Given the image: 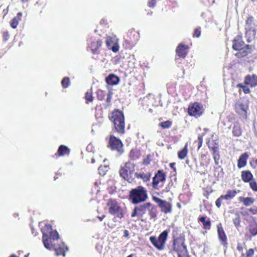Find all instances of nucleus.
I'll return each mask as SVG.
<instances>
[{"instance_id": "nucleus-39", "label": "nucleus", "mask_w": 257, "mask_h": 257, "mask_svg": "<svg viewBox=\"0 0 257 257\" xmlns=\"http://www.w3.org/2000/svg\"><path fill=\"white\" fill-rule=\"evenodd\" d=\"M85 99L86 103L87 104L93 101V97L92 96V92L91 91H87L85 93Z\"/></svg>"}, {"instance_id": "nucleus-59", "label": "nucleus", "mask_w": 257, "mask_h": 257, "mask_svg": "<svg viewBox=\"0 0 257 257\" xmlns=\"http://www.w3.org/2000/svg\"><path fill=\"white\" fill-rule=\"evenodd\" d=\"M210 193L208 191H207L204 194V196L206 197V198H208Z\"/></svg>"}, {"instance_id": "nucleus-49", "label": "nucleus", "mask_w": 257, "mask_h": 257, "mask_svg": "<svg viewBox=\"0 0 257 257\" xmlns=\"http://www.w3.org/2000/svg\"><path fill=\"white\" fill-rule=\"evenodd\" d=\"M10 34L8 31H4L2 33L3 40L7 42L10 39Z\"/></svg>"}, {"instance_id": "nucleus-23", "label": "nucleus", "mask_w": 257, "mask_h": 257, "mask_svg": "<svg viewBox=\"0 0 257 257\" xmlns=\"http://www.w3.org/2000/svg\"><path fill=\"white\" fill-rule=\"evenodd\" d=\"M245 37L248 43L250 42L256 38V28H245Z\"/></svg>"}, {"instance_id": "nucleus-29", "label": "nucleus", "mask_w": 257, "mask_h": 257, "mask_svg": "<svg viewBox=\"0 0 257 257\" xmlns=\"http://www.w3.org/2000/svg\"><path fill=\"white\" fill-rule=\"evenodd\" d=\"M232 133L233 136L235 137H239L242 135V129L240 124L238 122H236L233 123Z\"/></svg>"}, {"instance_id": "nucleus-36", "label": "nucleus", "mask_w": 257, "mask_h": 257, "mask_svg": "<svg viewBox=\"0 0 257 257\" xmlns=\"http://www.w3.org/2000/svg\"><path fill=\"white\" fill-rule=\"evenodd\" d=\"M188 153V146L186 143L184 147L178 152V157L180 160H183L187 156Z\"/></svg>"}, {"instance_id": "nucleus-44", "label": "nucleus", "mask_w": 257, "mask_h": 257, "mask_svg": "<svg viewBox=\"0 0 257 257\" xmlns=\"http://www.w3.org/2000/svg\"><path fill=\"white\" fill-rule=\"evenodd\" d=\"M249 183V187L254 192H257V183L256 181L252 179L251 181L248 182Z\"/></svg>"}, {"instance_id": "nucleus-25", "label": "nucleus", "mask_w": 257, "mask_h": 257, "mask_svg": "<svg viewBox=\"0 0 257 257\" xmlns=\"http://www.w3.org/2000/svg\"><path fill=\"white\" fill-rule=\"evenodd\" d=\"M147 211L149 212V215L150 217V219H155L158 214V211L157 210V206L152 203L151 202H148V206Z\"/></svg>"}, {"instance_id": "nucleus-37", "label": "nucleus", "mask_w": 257, "mask_h": 257, "mask_svg": "<svg viewBox=\"0 0 257 257\" xmlns=\"http://www.w3.org/2000/svg\"><path fill=\"white\" fill-rule=\"evenodd\" d=\"M248 227L249 232L252 236L257 234V223L256 222L250 223Z\"/></svg>"}, {"instance_id": "nucleus-10", "label": "nucleus", "mask_w": 257, "mask_h": 257, "mask_svg": "<svg viewBox=\"0 0 257 257\" xmlns=\"http://www.w3.org/2000/svg\"><path fill=\"white\" fill-rule=\"evenodd\" d=\"M166 179V173L163 170H159L155 173L153 178L152 186L153 189L159 190L160 186L159 183H163Z\"/></svg>"}, {"instance_id": "nucleus-4", "label": "nucleus", "mask_w": 257, "mask_h": 257, "mask_svg": "<svg viewBox=\"0 0 257 257\" xmlns=\"http://www.w3.org/2000/svg\"><path fill=\"white\" fill-rule=\"evenodd\" d=\"M129 197L130 200L133 204L144 202L148 198L147 191L142 186H139L130 191Z\"/></svg>"}, {"instance_id": "nucleus-8", "label": "nucleus", "mask_w": 257, "mask_h": 257, "mask_svg": "<svg viewBox=\"0 0 257 257\" xmlns=\"http://www.w3.org/2000/svg\"><path fill=\"white\" fill-rule=\"evenodd\" d=\"M169 230H164L157 238L155 236H151L149 239L154 246L159 250H162L165 248Z\"/></svg>"}, {"instance_id": "nucleus-15", "label": "nucleus", "mask_w": 257, "mask_h": 257, "mask_svg": "<svg viewBox=\"0 0 257 257\" xmlns=\"http://www.w3.org/2000/svg\"><path fill=\"white\" fill-rule=\"evenodd\" d=\"M237 191L234 190H227L226 194L224 195H221L215 201V205L218 208H220L223 200H232L237 194Z\"/></svg>"}, {"instance_id": "nucleus-12", "label": "nucleus", "mask_w": 257, "mask_h": 257, "mask_svg": "<svg viewBox=\"0 0 257 257\" xmlns=\"http://www.w3.org/2000/svg\"><path fill=\"white\" fill-rule=\"evenodd\" d=\"M108 147L112 151H116L120 154H122L123 152V144L121 141L113 135L110 136Z\"/></svg>"}, {"instance_id": "nucleus-47", "label": "nucleus", "mask_w": 257, "mask_h": 257, "mask_svg": "<svg viewBox=\"0 0 257 257\" xmlns=\"http://www.w3.org/2000/svg\"><path fill=\"white\" fill-rule=\"evenodd\" d=\"M247 211L252 215H257V206H256L250 207L248 209Z\"/></svg>"}, {"instance_id": "nucleus-5", "label": "nucleus", "mask_w": 257, "mask_h": 257, "mask_svg": "<svg viewBox=\"0 0 257 257\" xmlns=\"http://www.w3.org/2000/svg\"><path fill=\"white\" fill-rule=\"evenodd\" d=\"M136 165L128 161L123 166H121L119 170V176L129 183L134 182V173Z\"/></svg>"}, {"instance_id": "nucleus-40", "label": "nucleus", "mask_w": 257, "mask_h": 257, "mask_svg": "<svg viewBox=\"0 0 257 257\" xmlns=\"http://www.w3.org/2000/svg\"><path fill=\"white\" fill-rule=\"evenodd\" d=\"M205 134H199L198 136L197 140L195 141V143H197L198 145L197 150H199L200 148L202 147L203 144V138Z\"/></svg>"}, {"instance_id": "nucleus-56", "label": "nucleus", "mask_w": 257, "mask_h": 257, "mask_svg": "<svg viewBox=\"0 0 257 257\" xmlns=\"http://www.w3.org/2000/svg\"><path fill=\"white\" fill-rule=\"evenodd\" d=\"M105 217V215H103L101 216H98L97 218L99 219L100 221H102Z\"/></svg>"}, {"instance_id": "nucleus-14", "label": "nucleus", "mask_w": 257, "mask_h": 257, "mask_svg": "<svg viewBox=\"0 0 257 257\" xmlns=\"http://www.w3.org/2000/svg\"><path fill=\"white\" fill-rule=\"evenodd\" d=\"M248 109V105L240 101H237L234 105L235 111L242 119H245L247 118V110Z\"/></svg>"}, {"instance_id": "nucleus-62", "label": "nucleus", "mask_w": 257, "mask_h": 257, "mask_svg": "<svg viewBox=\"0 0 257 257\" xmlns=\"http://www.w3.org/2000/svg\"><path fill=\"white\" fill-rule=\"evenodd\" d=\"M9 257H19V256L14 254H13L11 255Z\"/></svg>"}, {"instance_id": "nucleus-45", "label": "nucleus", "mask_w": 257, "mask_h": 257, "mask_svg": "<svg viewBox=\"0 0 257 257\" xmlns=\"http://www.w3.org/2000/svg\"><path fill=\"white\" fill-rule=\"evenodd\" d=\"M233 222L236 228L240 226V218L238 214H237L236 217L233 219Z\"/></svg>"}, {"instance_id": "nucleus-7", "label": "nucleus", "mask_w": 257, "mask_h": 257, "mask_svg": "<svg viewBox=\"0 0 257 257\" xmlns=\"http://www.w3.org/2000/svg\"><path fill=\"white\" fill-rule=\"evenodd\" d=\"M257 86V75L255 74H248L244 77L243 84L238 83L236 87L242 88L244 94L250 93L249 87L253 88Z\"/></svg>"}, {"instance_id": "nucleus-57", "label": "nucleus", "mask_w": 257, "mask_h": 257, "mask_svg": "<svg viewBox=\"0 0 257 257\" xmlns=\"http://www.w3.org/2000/svg\"><path fill=\"white\" fill-rule=\"evenodd\" d=\"M206 157V154H201L200 155L201 160H203Z\"/></svg>"}, {"instance_id": "nucleus-52", "label": "nucleus", "mask_w": 257, "mask_h": 257, "mask_svg": "<svg viewBox=\"0 0 257 257\" xmlns=\"http://www.w3.org/2000/svg\"><path fill=\"white\" fill-rule=\"evenodd\" d=\"M111 97H112V94L110 92H109L107 95V98H106V102L107 103H109L110 102Z\"/></svg>"}, {"instance_id": "nucleus-33", "label": "nucleus", "mask_w": 257, "mask_h": 257, "mask_svg": "<svg viewBox=\"0 0 257 257\" xmlns=\"http://www.w3.org/2000/svg\"><path fill=\"white\" fill-rule=\"evenodd\" d=\"M23 13L19 12L17 13V16L13 18L10 22V26L13 29L17 28L20 21L22 20Z\"/></svg>"}, {"instance_id": "nucleus-54", "label": "nucleus", "mask_w": 257, "mask_h": 257, "mask_svg": "<svg viewBox=\"0 0 257 257\" xmlns=\"http://www.w3.org/2000/svg\"><path fill=\"white\" fill-rule=\"evenodd\" d=\"M123 233H124L123 237L124 238H128V237H129V232H128V231L127 230H126V229H125L123 231Z\"/></svg>"}, {"instance_id": "nucleus-1", "label": "nucleus", "mask_w": 257, "mask_h": 257, "mask_svg": "<svg viewBox=\"0 0 257 257\" xmlns=\"http://www.w3.org/2000/svg\"><path fill=\"white\" fill-rule=\"evenodd\" d=\"M43 233L42 241L44 246L48 249H54L57 255H65L68 250L67 246L63 242L55 243L54 241L59 238V234L56 230H53L51 224L47 223L41 229Z\"/></svg>"}, {"instance_id": "nucleus-42", "label": "nucleus", "mask_w": 257, "mask_h": 257, "mask_svg": "<svg viewBox=\"0 0 257 257\" xmlns=\"http://www.w3.org/2000/svg\"><path fill=\"white\" fill-rule=\"evenodd\" d=\"M254 253V250L252 248H249L246 250L245 253H242L241 257H252Z\"/></svg>"}, {"instance_id": "nucleus-22", "label": "nucleus", "mask_w": 257, "mask_h": 257, "mask_svg": "<svg viewBox=\"0 0 257 257\" xmlns=\"http://www.w3.org/2000/svg\"><path fill=\"white\" fill-rule=\"evenodd\" d=\"M244 42L242 40L241 35L236 36L232 41V49L234 50H238L244 47Z\"/></svg>"}, {"instance_id": "nucleus-20", "label": "nucleus", "mask_w": 257, "mask_h": 257, "mask_svg": "<svg viewBox=\"0 0 257 257\" xmlns=\"http://www.w3.org/2000/svg\"><path fill=\"white\" fill-rule=\"evenodd\" d=\"M217 228L218 237L221 244L224 246H226L227 244V238L221 223L217 224Z\"/></svg>"}, {"instance_id": "nucleus-18", "label": "nucleus", "mask_w": 257, "mask_h": 257, "mask_svg": "<svg viewBox=\"0 0 257 257\" xmlns=\"http://www.w3.org/2000/svg\"><path fill=\"white\" fill-rule=\"evenodd\" d=\"M254 47L250 45H245L244 47L237 50L235 56L238 59H242L251 54Z\"/></svg>"}, {"instance_id": "nucleus-60", "label": "nucleus", "mask_w": 257, "mask_h": 257, "mask_svg": "<svg viewBox=\"0 0 257 257\" xmlns=\"http://www.w3.org/2000/svg\"><path fill=\"white\" fill-rule=\"evenodd\" d=\"M101 169H102V167H99V168H98L99 173V174L100 175H104V173L101 174V172H100Z\"/></svg>"}, {"instance_id": "nucleus-13", "label": "nucleus", "mask_w": 257, "mask_h": 257, "mask_svg": "<svg viewBox=\"0 0 257 257\" xmlns=\"http://www.w3.org/2000/svg\"><path fill=\"white\" fill-rule=\"evenodd\" d=\"M209 149L212 152V155L216 165L218 164V161L220 159V156L219 152V145L217 142L214 140L207 142Z\"/></svg>"}, {"instance_id": "nucleus-43", "label": "nucleus", "mask_w": 257, "mask_h": 257, "mask_svg": "<svg viewBox=\"0 0 257 257\" xmlns=\"http://www.w3.org/2000/svg\"><path fill=\"white\" fill-rule=\"evenodd\" d=\"M96 96L98 100H102L105 97V91L100 89L98 90L96 92Z\"/></svg>"}, {"instance_id": "nucleus-35", "label": "nucleus", "mask_w": 257, "mask_h": 257, "mask_svg": "<svg viewBox=\"0 0 257 257\" xmlns=\"http://www.w3.org/2000/svg\"><path fill=\"white\" fill-rule=\"evenodd\" d=\"M256 26L254 18L251 16H248L245 21V28H256Z\"/></svg>"}, {"instance_id": "nucleus-3", "label": "nucleus", "mask_w": 257, "mask_h": 257, "mask_svg": "<svg viewBox=\"0 0 257 257\" xmlns=\"http://www.w3.org/2000/svg\"><path fill=\"white\" fill-rule=\"evenodd\" d=\"M109 118L113 123L115 131L120 135H123L125 133V121L123 112L118 109H114Z\"/></svg>"}, {"instance_id": "nucleus-27", "label": "nucleus", "mask_w": 257, "mask_h": 257, "mask_svg": "<svg viewBox=\"0 0 257 257\" xmlns=\"http://www.w3.org/2000/svg\"><path fill=\"white\" fill-rule=\"evenodd\" d=\"M248 157L249 155L247 153L242 154L237 160V167L240 169L245 167L246 165Z\"/></svg>"}, {"instance_id": "nucleus-2", "label": "nucleus", "mask_w": 257, "mask_h": 257, "mask_svg": "<svg viewBox=\"0 0 257 257\" xmlns=\"http://www.w3.org/2000/svg\"><path fill=\"white\" fill-rule=\"evenodd\" d=\"M178 230L175 229L172 231L173 244L170 249V252H176L178 257H184L187 252V248L184 243L183 237L178 236Z\"/></svg>"}, {"instance_id": "nucleus-30", "label": "nucleus", "mask_w": 257, "mask_h": 257, "mask_svg": "<svg viewBox=\"0 0 257 257\" xmlns=\"http://www.w3.org/2000/svg\"><path fill=\"white\" fill-rule=\"evenodd\" d=\"M105 81L108 85H114L119 83V78L113 74H110L106 77Z\"/></svg>"}, {"instance_id": "nucleus-64", "label": "nucleus", "mask_w": 257, "mask_h": 257, "mask_svg": "<svg viewBox=\"0 0 257 257\" xmlns=\"http://www.w3.org/2000/svg\"><path fill=\"white\" fill-rule=\"evenodd\" d=\"M133 256H134V254L132 253L126 257H133Z\"/></svg>"}, {"instance_id": "nucleus-61", "label": "nucleus", "mask_w": 257, "mask_h": 257, "mask_svg": "<svg viewBox=\"0 0 257 257\" xmlns=\"http://www.w3.org/2000/svg\"><path fill=\"white\" fill-rule=\"evenodd\" d=\"M23 3H26L28 2L29 0H21Z\"/></svg>"}, {"instance_id": "nucleus-58", "label": "nucleus", "mask_w": 257, "mask_h": 257, "mask_svg": "<svg viewBox=\"0 0 257 257\" xmlns=\"http://www.w3.org/2000/svg\"><path fill=\"white\" fill-rule=\"evenodd\" d=\"M8 11H9L8 8L6 10H4L3 13H4V16H5L6 15H7Z\"/></svg>"}, {"instance_id": "nucleus-24", "label": "nucleus", "mask_w": 257, "mask_h": 257, "mask_svg": "<svg viewBox=\"0 0 257 257\" xmlns=\"http://www.w3.org/2000/svg\"><path fill=\"white\" fill-rule=\"evenodd\" d=\"M134 182H136V179H141L145 182H147L150 181L151 174V173H145L144 172H135L134 173Z\"/></svg>"}, {"instance_id": "nucleus-28", "label": "nucleus", "mask_w": 257, "mask_h": 257, "mask_svg": "<svg viewBox=\"0 0 257 257\" xmlns=\"http://www.w3.org/2000/svg\"><path fill=\"white\" fill-rule=\"evenodd\" d=\"M70 152V149L65 145H60L57 150V152L54 157L58 158L64 155H69Z\"/></svg>"}, {"instance_id": "nucleus-19", "label": "nucleus", "mask_w": 257, "mask_h": 257, "mask_svg": "<svg viewBox=\"0 0 257 257\" xmlns=\"http://www.w3.org/2000/svg\"><path fill=\"white\" fill-rule=\"evenodd\" d=\"M148 202L145 203L142 205L136 206L133 210L131 216L134 217L136 216L141 218L143 217L147 211Z\"/></svg>"}, {"instance_id": "nucleus-21", "label": "nucleus", "mask_w": 257, "mask_h": 257, "mask_svg": "<svg viewBox=\"0 0 257 257\" xmlns=\"http://www.w3.org/2000/svg\"><path fill=\"white\" fill-rule=\"evenodd\" d=\"M189 50V47L182 43L179 44L176 48V55L179 57L184 58L186 57Z\"/></svg>"}, {"instance_id": "nucleus-16", "label": "nucleus", "mask_w": 257, "mask_h": 257, "mask_svg": "<svg viewBox=\"0 0 257 257\" xmlns=\"http://www.w3.org/2000/svg\"><path fill=\"white\" fill-rule=\"evenodd\" d=\"M103 41L100 38H90L88 41V48H89L93 54L98 53L99 49L102 46Z\"/></svg>"}, {"instance_id": "nucleus-26", "label": "nucleus", "mask_w": 257, "mask_h": 257, "mask_svg": "<svg viewBox=\"0 0 257 257\" xmlns=\"http://www.w3.org/2000/svg\"><path fill=\"white\" fill-rule=\"evenodd\" d=\"M198 221L201 222L202 227L205 230H210L211 227V222L209 218L207 216H201L198 218Z\"/></svg>"}, {"instance_id": "nucleus-34", "label": "nucleus", "mask_w": 257, "mask_h": 257, "mask_svg": "<svg viewBox=\"0 0 257 257\" xmlns=\"http://www.w3.org/2000/svg\"><path fill=\"white\" fill-rule=\"evenodd\" d=\"M141 153L139 150L137 148L132 149L129 154V158L132 160H137L140 158Z\"/></svg>"}, {"instance_id": "nucleus-38", "label": "nucleus", "mask_w": 257, "mask_h": 257, "mask_svg": "<svg viewBox=\"0 0 257 257\" xmlns=\"http://www.w3.org/2000/svg\"><path fill=\"white\" fill-rule=\"evenodd\" d=\"M172 125V121L171 120H166L160 122L159 124V126L163 129H166L170 128Z\"/></svg>"}, {"instance_id": "nucleus-46", "label": "nucleus", "mask_w": 257, "mask_h": 257, "mask_svg": "<svg viewBox=\"0 0 257 257\" xmlns=\"http://www.w3.org/2000/svg\"><path fill=\"white\" fill-rule=\"evenodd\" d=\"M201 32L200 27L195 29L193 33V37L194 38H199L201 35Z\"/></svg>"}, {"instance_id": "nucleus-17", "label": "nucleus", "mask_w": 257, "mask_h": 257, "mask_svg": "<svg viewBox=\"0 0 257 257\" xmlns=\"http://www.w3.org/2000/svg\"><path fill=\"white\" fill-rule=\"evenodd\" d=\"M105 44L107 48L113 52L116 53L119 51V46L117 40L112 37L107 36L105 38Z\"/></svg>"}, {"instance_id": "nucleus-32", "label": "nucleus", "mask_w": 257, "mask_h": 257, "mask_svg": "<svg viewBox=\"0 0 257 257\" xmlns=\"http://www.w3.org/2000/svg\"><path fill=\"white\" fill-rule=\"evenodd\" d=\"M238 200L242 202L245 206H249L254 203L255 200L252 197H244L240 196L239 197Z\"/></svg>"}, {"instance_id": "nucleus-31", "label": "nucleus", "mask_w": 257, "mask_h": 257, "mask_svg": "<svg viewBox=\"0 0 257 257\" xmlns=\"http://www.w3.org/2000/svg\"><path fill=\"white\" fill-rule=\"evenodd\" d=\"M241 178L244 183H248L253 178V176L249 170L242 171L241 172Z\"/></svg>"}, {"instance_id": "nucleus-50", "label": "nucleus", "mask_w": 257, "mask_h": 257, "mask_svg": "<svg viewBox=\"0 0 257 257\" xmlns=\"http://www.w3.org/2000/svg\"><path fill=\"white\" fill-rule=\"evenodd\" d=\"M156 4V0H148V6L150 8H154Z\"/></svg>"}, {"instance_id": "nucleus-41", "label": "nucleus", "mask_w": 257, "mask_h": 257, "mask_svg": "<svg viewBox=\"0 0 257 257\" xmlns=\"http://www.w3.org/2000/svg\"><path fill=\"white\" fill-rule=\"evenodd\" d=\"M70 83V79L68 77H65L63 78L61 81V85L63 88H67Z\"/></svg>"}, {"instance_id": "nucleus-11", "label": "nucleus", "mask_w": 257, "mask_h": 257, "mask_svg": "<svg viewBox=\"0 0 257 257\" xmlns=\"http://www.w3.org/2000/svg\"><path fill=\"white\" fill-rule=\"evenodd\" d=\"M152 199L158 204L162 212L165 214L170 213L172 211V205L169 202L165 200H162L161 198L153 196Z\"/></svg>"}, {"instance_id": "nucleus-6", "label": "nucleus", "mask_w": 257, "mask_h": 257, "mask_svg": "<svg viewBox=\"0 0 257 257\" xmlns=\"http://www.w3.org/2000/svg\"><path fill=\"white\" fill-rule=\"evenodd\" d=\"M108 212L113 215H115L118 218H122L125 214V212L120 203L115 199L110 198L106 203Z\"/></svg>"}, {"instance_id": "nucleus-51", "label": "nucleus", "mask_w": 257, "mask_h": 257, "mask_svg": "<svg viewBox=\"0 0 257 257\" xmlns=\"http://www.w3.org/2000/svg\"><path fill=\"white\" fill-rule=\"evenodd\" d=\"M237 249L239 251V252H241V253H243V246L242 245V244L241 243H238L237 244Z\"/></svg>"}, {"instance_id": "nucleus-63", "label": "nucleus", "mask_w": 257, "mask_h": 257, "mask_svg": "<svg viewBox=\"0 0 257 257\" xmlns=\"http://www.w3.org/2000/svg\"><path fill=\"white\" fill-rule=\"evenodd\" d=\"M177 205L178 207V208H180L181 207V205L179 203H177Z\"/></svg>"}, {"instance_id": "nucleus-53", "label": "nucleus", "mask_w": 257, "mask_h": 257, "mask_svg": "<svg viewBox=\"0 0 257 257\" xmlns=\"http://www.w3.org/2000/svg\"><path fill=\"white\" fill-rule=\"evenodd\" d=\"M249 164H250V165L251 166V167L254 168L255 167V165L257 164V160H252V161H251L249 162Z\"/></svg>"}, {"instance_id": "nucleus-9", "label": "nucleus", "mask_w": 257, "mask_h": 257, "mask_svg": "<svg viewBox=\"0 0 257 257\" xmlns=\"http://www.w3.org/2000/svg\"><path fill=\"white\" fill-rule=\"evenodd\" d=\"M188 113L191 116L196 118L200 117L204 112V108L200 103L195 102L190 103L188 107Z\"/></svg>"}, {"instance_id": "nucleus-55", "label": "nucleus", "mask_w": 257, "mask_h": 257, "mask_svg": "<svg viewBox=\"0 0 257 257\" xmlns=\"http://www.w3.org/2000/svg\"><path fill=\"white\" fill-rule=\"evenodd\" d=\"M175 163H171L169 164L170 167L173 170L174 172L176 171V168L175 167Z\"/></svg>"}, {"instance_id": "nucleus-48", "label": "nucleus", "mask_w": 257, "mask_h": 257, "mask_svg": "<svg viewBox=\"0 0 257 257\" xmlns=\"http://www.w3.org/2000/svg\"><path fill=\"white\" fill-rule=\"evenodd\" d=\"M151 161V155H148L146 157V158H144L143 160V164L144 165H148L150 164Z\"/></svg>"}]
</instances>
